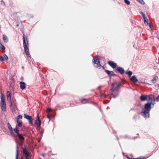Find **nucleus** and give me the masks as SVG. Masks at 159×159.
<instances>
[{
  "label": "nucleus",
  "instance_id": "obj_10",
  "mask_svg": "<svg viewBox=\"0 0 159 159\" xmlns=\"http://www.w3.org/2000/svg\"><path fill=\"white\" fill-rule=\"evenodd\" d=\"M24 116L25 118L29 120L30 124L32 123V119L31 116L27 115L26 114H24Z\"/></svg>",
  "mask_w": 159,
  "mask_h": 159
},
{
  "label": "nucleus",
  "instance_id": "obj_6",
  "mask_svg": "<svg viewBox=\"0 0 159 159\" xmlns=\"http://www.w3.org/2000/svg\"><path fill=\"white\" fill-rule=\"evenodd\" d=\"M35 119L34 124L36 125L37 126V129L39 130L40 128L41 120L38 114H37V116L35 118Z\"/></svg>",
  "mask_w": 159,
  "mask_h": 159
},
{
  "label": "nucleus",
  "instance_id": "obj_43",
  "mask_svg": "<svg viewBox=\"0 0 159 159\" xmlns=\"http://www.w3.org/2000/svg\"><path fill=\"white\" fill-rule=\"evenodd\" d=\"M20 80H21L23 81L24 80V78L23 77H21Z\"/></svg>",
  "mask_w": 159,
  "mask_h": 159
},
{
  "label": "nucleus",
  "instance_id": "obj_12",
  "mask_svg": "<svg viewBox=\"0 0 159 159\" xmlns=\"http://www.w3.org/2000/svg\"><path fill=\"white\" fill-rule=\"evenodd\" d=\"M20 87L21 89L23 90L25 88V84L24 82L21 81L20 83Z\"/></svg>",
  "mask_w": 159,
  "mask_h": 159
},
{
  "label": "nucleus",
  "instance_id": "obj_38",
  "mask_svg": "<svg viewBox=\"0 0 159 159\" xmlns=\"http://www.w3.org/2000/svg\"><path fill=\"white\" fill-rule=\"evenodd\" d=\"M4 58H5V59H6V60H8V57L5 54H4Z\"/></svg>",
  "mask_w": 159,
  "mask_h": 159
},
{
  "label": "nucleus",
  "instance_id": "obj_24",
  "mask_svg": "<svg viewBox=\"0 0 159 159\" xmlns=\"http://www.w3.org/2000/svg\"><path fill=\"white\" fill-rule=\"evenodd\" d=\"M143 19L144 24L146 25H148L149 24L148 23V20L147 19V17L145 18H143Z\"/></svg>",
  "mask_w": 159,
  "mask_h": 159
},
{
  "label": "nucleus",
  "instance_id": "obj_2",
  "mask_svg": "<svg viewBox=\"0 0 159 159\" xmlns=\"http://www.w3.org/2000/svg\"><path fill=\"white\" fill-rule=\"evenodd\" d=\"M23 47L24 51L26 55L28 56L29 54V40L27 37H25L24 34L23 35Z\"/></svg>",
  "mask_w": 159,
  "mask_h": 159
},
{
  "label": "nucleus",
  "instance_id": "obj_1",
  "mask_svg": "<svg viewBox=\"0 0 159 159\" xmlns=\"http://www.w3.org/2000/svg\"><path fill=\"white\" fill-rule=\"evenodd\" d=\"M145 104L144 108L143 109L141 112V115L144 117L148 118L149 117V112L151 108V105H154L155 100H152Z\"/></svg>",
  "mask_w": 159,
  "mask_h": 159
},
{
  "label": "nucleus",
  "instance_id": "obj_44",
  "mask_svg": "<svg viewBox=\"0 0 159 159\" xmlns=\"http://www.w3.org/2000/svg\"><path fill=\"white\" fill-rule=\"evenodd\" d=\"M10 133H11V134L13 135V136H14V134H13V132L12 133V132H11V131H10Z\"/></svg>",
  "mask_w": 159,
  "mask_h": 159
},
{
  "label": "nucleus",
  "instance_id": "obj_31",
  "mask_svg": "<svg viewBox=\"0 0 159 159\" xmlns=\"http://www.w3.org/2000/svg\"><path fill=\"white\" fill-rule=\"evenodd\" d=\"M125 2L128 5L130 4V2L128 0H124Z\"/></svg>",
  "mask_w": 159,
  "mask_h": 159
},
{
  "label": "nucleus",
  "instance_id": "obj_50",
  "mask_svg": "<svg viewBox=\"0 0 159 159\" xmlns=\"http://www.w3.org/2000/svg\"><path fill=\"white\" fill-rule=\"evenodd\" d=\"M100 87H98V89H99V88H100Z\"/></svg>",
  "mask_w": 159,
  "mask_h": 159
},
{
  "label": "nucleus",
  "instance_id": "obj_42",
  "mask_svg": "<svg viewBox=\"0 0 159 159\" xmlns=\"http://www.w3.org/2000/svg\"><path fill=\"white\" fill-rule=\"evenodd\" d=\"M1 4H4V5H5V3L2 0L1 1Z\"/></svg>",
  "mask_w": 159,
  "mask_h": 159
},
{
  "label": "nucleus",
  "instance_id": "obj_39",
  "mask_svg": "<svg viewBox=\"0 0 159 159\" xmlns=\"http://www.w3.org/2000/svg\"><path fill=\"white\" fill-rule=\"evenodd\" d=\"M134 159H146V158H145L144 157H139V158H134Z\"/></svg>",
  "mask_w": 159,
  "mask_h": 159
},
{
  "label": "nucleus",
  "instance_id": "obj_48",
  "mask_svg": "<svg viewBox=\"0 0 159 159\" xmlns=\"http://www.w3.org/2000/svg\"><path fill=\"white\" fill-rule=\"evenodd\" d=\"M113 75V76H116V75L115 74H114L113 73V74L112 75Z\"/></svg>",
  "mask_w": 159,
  "mask_h": 159
},
{
  "label": "nucleus",
  "instance_id": "obj_51",
  "mask_svg": "<svg viewBox=\"0 0 159 159\" xmlns=\"http://www.w3.org/2000/svg\"><path fill=\"white\" fill-rule=\"evenodd\" d=\"M104 103H106V102H104Z\"/></svg>",
  "mask_w": 159,
  "mask_h": 159
},
{
  "label": "nucleus",
  "instance_id": "obj_7",
  "mask_svg": "<svg viewBox=\"0 0 159 159\" xmlns=\"http://www.w3.org/2000/svg\"><path fill=\"white\" fill-rule=\"evenodd\" d=\"M93 61L94 66L95 67L98 68L99 67H100L101 66L100 63L99 59L98 58L96 57H94Z\"/></svg>",
  "mask_w": 159,
  "mask_h": 159
},
{
  "label": "nucleus",
  "instance_id": "obj_45",
  "mask_svg": "<svg viewBox=\"0 0 159 159\" xmlns=\"http://www.w3.org/2000/svg\"><path fill=\"white\" fill-rule=\"evenodd\" d=\"M148 25H149V26L151 28V25L150 23H149L148 24Z\"/></svg>",
  "mask_w": 159,
  "mask_h": 159
},
{
  "label": "nucleus",
  "instance_id": "obj_35",
  "mask_svg": "<svg viewBox=\"0 0 159 159\" xmlns=\"http://www.w3.org/2000/svg\"><path fill=\"white\" fill-rule=\"evenodd\" d=\"M22 116L21 115H19L17 117V119L16 120H19V119H22Z\"/></svg>",
  "mask_w": 159,
  "mask_h": 159
},
{
  "label": "nucleus",
  "instance_id": "obj_14",
  "mask_svg": "<svg viewBox=\"0 0 159 159\" xmlns=\"http://www.w3.org/2000/svg\"><path fill=\"white\" fill-rule=\"evenodd\" d=\"M130 80L133 83H136L138 81L137 77L135 75L133 76L130 79Z\"/></svg>",
  "mask_w": 159,
  "mask_h": 159
},
{
  "label": "nucleus",
  "instance_id": "obj_9",
  "mask_svg": "<svg viewBox=\"0 0 159 159\" xmlns=\"http://www.w3.org/2000/svg\"><path fill=\"white\" fill-rule=\"evenodd\" d=\"M116 72H119L121 74H123L124 73L125 71L124 69L120 67H118L117 69L115 70Z\"/></svg>",
  "mask_w": 159,
  "mask_h": 159
},
{
  "label": "nucleus",
  "instance_id": "obj_28",
  "mask_svg": "<svg viewBox=\"0 0 159 159\" xmlns=\"http://www.w3.org/2000/svg\"><path fill=\"white\" fill-rule=\"evenodd\" d=\"M23 154L29 152L26 148H23Z\"/></svg>",
  "mask_w": 159,
  "mask_h": 159
},
{
  "label": "nucleus",
  "instance_id": "obj_20",
  "mask_svg": "<svg viewBox=\"0 0 159 159\" xmlns=\"http://www.w3.org/2000/svg\"><path fill=\"white\" fill-rule=\"evenodd\" d=\"M3 40L5 43H6L8 42L7 37L5 34L3 35Z\"/></svg>",
  "mask_w": 159,
  "mask_h": 159
},
{
  "label": "nucleus",
  "instance_id": "obj_25",
  "mask_svg": "<svg viewBox=\"0 0 159 159\" xmlns=\"http://www.w3.org/2000/svg\"><path fill=\"white\" fill-rule=\"evenodd\" d=\"M129 77H130L132 74V72L131 71H129L128 72H126L125 73Z\"/></svg>",
  "mask_w": 159,
  "mask_h": 159
},
{
  "label": "nucleus",
  "instance_id": "obj_33",
  "mask_svg": "<svg viewBox=\"0 0 159 159\" xmlns=\"http://www.w3.org/2000/svg\"><path fill=\"white\" fill-rule=\"evenodd\" d=\"M25 142H20V143H19V145L21 147V148H22V145Z\"/></svg>",
  "mask_w": 159,
  "mask_h": 159
},
{
  "label": "nucleus",
  "instance_id": "obj_17",
  "mask_svg": "<svg viewBox=\"0 0 159 159\" xmlns=\"http://www.w3.org/2000/svg\"><path fill=\"white\" fill-rule=\"evenodd\" d=\"M23 155L24 156L25 159H30V154L29 152H27L23 154Z\"/></svg>",
  "mask_w": 159,
  "mask_h": 159
},
{
  "label": "nucleus",
  "instance_id": "obj_32",
  "mask_svg": "<svg viewBox=\"0 0 159 159\" xmlns=\"http://www.w3.org/2000/svg\"><path fill=\"white\" fill-rule=\"evenodd\" d=\"M52 115L50 114V113H48V114L47 115V117L48 118L50 119L51 117L52 116Z\"/></svg>",
  "mask_w": 159,
  "mask_h": 159
},
{
  "label": "nucleus",
  "instance_id": "obj_41",
  "mask_svg": "<svg viewBox=\"0 0 159 159\" xmlns=\"http://www.w3.org/2000/svg\"><path fill=\"white\" fill-rule=\"evenodd\" d=\"M104 96V98H106L107 96L105 94H102L101 95V96Z\"/></svg>",
  "mask_w": 159,
  "mask_h": 159
},
{
  "label": "nucleus",
  "instance_id": "obj_37",
  "mask_svg": "<svg viewBox=\"0 0 159 159\" xmlns=\"http://www.w3.org/2000/svg\"><path fill=\"white\" fill-rule=\"evenodd\" d=\"M4 61V58L2 56H0V61L1 62H2Z\"/></svg>",
  "mask_w": 159,
  "mask_h": 159
},
{
  "label": "nucleus",
  "instance_id": "obj_30",
  "mask_svg": "<svg viewBox=\"0 0 159 159\" xmlns=\"http://www.w3.org/2000/svg\"><path fill=\"white\" fill-rule=\"evenodd\" d=\"M0 48L2 49H5V47L3 46V45L1 43V42H0Z\"/></svg>",
  "mask_w": 159,
  "mask_h": 159
},
{
  "label": "nucleus",
  "instance_id": "obj_3",
  "mask_svg": "<svg viewBox=\"0 0 159 159\" xmlns=\"http://www.w3.org/2000/svg\"><path fill=\"white\" fill-rule=\"evenodd\" d=\"M8 100L10 101V108L12 111L13 112L17 108L16 100L14 97H12Z\"/></svg>",
  "mask_w": 159,
  "mask_h": 159
},
{
  "label": "nucleus",
  "instance_id": "obj_52",
  "mask_svg": "<svg viewBox=\"0 0 159 159\" xmlns=\"http://www.w3.org/2000/svg\"><path fill=\"white\" fill-rule=\"evenodd\" d=\"M104 103H106V102H104Z\"/></svg>",
  "mask_w": 159,
  "mask_h": 159
},
{
  "label": "nucleus",
  "instance_id": "obj_27",
  "mask_svg": "<svg viewBox=\"0 0 159 159\" xmlns=\"http://www.w3.org/2000/svg\"><path fill=\"white\" fill-rule=\"evenodd\" d=\"M14 131L17 134V135L20 134L19 131L17 128H15L13 129Z\"/></svg>",
  "mask_w": 159,
  "mask_h": 159
},
{
  "label": "nucleus",
  "instance_id": "obj_23",
  "mask_svg": "<svg viewBox=\"0 0 159 159\" xmlns=\"http://www.w3.org/2000/svg\"><path fill=\"white\" fill-rule=\"evenodd\" d=\"M17 123L19 127H21L22 126V122L21 121L19 120H16Z\"/></svg>",
  "mask_w": 159,
  "mask_h": 159
},
{
  "label": "nucleus",
  "instance_id": "obj_26",
  "mask_svg": "<svg viewBox=\"0 0 159 159\" xmlns=\"http://www.w3.org/2000/svg\"><path fill=\"white\" fill-rule=\"evenodd\" d=\"M16 159H18V156L19 155V153L18 150V147H17V149L16 151Z\"/></svg>",
  "mask_w": 159,
  "mask_h": 159
},
{
  "label": "nucleus",
  "instance_id": "obj_19",
  "mask_svg": "<svg viewBox=\"0 0 159 159\" xmlns=\"http://www.w3.org/2000/svg\"><path fill=\"white\" fill-rule=\"evenodd\" d=\"M158 77L157 76H155L152 80V83H155L157 81V80H158Z\"/></svg>",
  "mask_w": 159,
  "mask_h": 159
},
{
  "label": "nucleus",
  "instance_id": "obj_49",
  "mask_svg": "<svg viewBox=\"0 0 159 159\" xmlns=\"http://www.w3.org/2000/svg\"><path fill=\"white\" fill-rule=\"evenodd\" d=\"M20 159H23V158L22 157H21V158Z\"/></svg>",
  "mask_w": 159,
  "mask_h": 159
},
{
  "label": "nucleus",
  "instance_id": "obj_34",
  "mask_svg": "<svg viewBox=\"0 0 159 159\" xmlns=\"http://www.w3.org/2000/svg\"><path fill=\"white\" fill-rule=\"evenodd\" d=\"M52 109L50 108H48L46 110V111L48 112V113H49V112L52 111Z\"/></svg>",
  "mask_w": 159,
  "mask_h": 159
},
{
  "label": "nucleus",
  "instance_id": "obj_5",
  "mask_svg": "<svg viewBox=\"0 0 159 159\" xmlns=\"http://www.w3.org/2000/svg\"><path fill=\"white\" fill-rule=\"evenodd\" d=\"M153 98H154V96L152 95L146 96L142 95L140 97V99L142 101L147 100L148 102H150L152 100Z\"/></svg>",
  "mask_w": 159,
  "mask_h": 159
},
{
  "label": "nucleus",
  "instance_id": "obj_16",
  "mask_svg": "<svg viewBox=\"0 0 159 159\" xmlns=\"http://www.w3.org/2000/svg\"><path fill=\"white\" fill-rule=\"evenodd\" d=\"M105 71L109 76L110 77H111V75H112L114 73V72L112 71H109L106 69L105 70Z\"/></svg>",
  "mask_w": 159,
  "mask_h": 159
},
{
  "label": "nucleus",
  "instance_id": "obj_8",
  "mask_svg": "<svg viewBox=\"0 0 159 159\" xmlns=\"http://www.w3.org/2000/svg\"><path fill=\"white\" fill-rule=\"evenodd\" d=\"M111 91L112 92L111 94L113 95V98H116L117 97L118 95V91L114 89V87H112Z\"/></svg>",
  "mask_w": 159,
  "mask_h": 159
},
{
  "label": "nucleus",
  "instance_id": "obj_36",
  "mask_svg": "<svg viewBox=\"0 0 159 159\" xmlns=\"http://www.w3.org/2000/svg\"><path fill=\"white\" fill-rule=\"evenodd\" d=\"M140 13L143 16V18H146V17L145 16V14L142 12H140Z\"/></svg>",
  "mask_w": 159,
  "mask_h": 159
},
{
  "label": "nucleus",
  "instance_id": "obj_11",
  "mask_svg": "<svg viewBox=\"0 0 159 159\" xmlns=\"http://www.w3.org/2000/svg\"><path fill=\"white\" fill-rule=\"evenodd\" d=\"M108 65L113 69L116 68V64L112 61H108Z\"/></svg>",
  "mask_w": 159,
  "mask_h": 159
},
{
  "label": "nucleus",
  "instance_id": "obj_15",
  "mask_svg": "<svg viewBox=\"0 0 159 159\" xmlns=\"http://www.w3.org/2000/svg\"><path fill=\"white\" fill-rule=\"evenodd\" d=\"M121 85V82L119 81L117 82H115L113 83L112 84V87H114V86L116 85L117 87H118L120 86Z\"/></svg>",
  "mask_w": 159,
  "mask_h": 159
},
{
  "label": "nucleus",
  "instance_id": "obj_13",
  "mask_svg": "<svg viewBox=\"0 0 159 159\" xmlns=\"http://www.w3.org/2000/svg\"><path fill=\"white\" fill-rule=\"evenodd\" d=\"M17 136L18 137L20 142H25V139L24 137L20 134H18L17 135Z\"/></svg>",
  "mask_w": 159,
  "mask_h": 159
},
{
  "label": "nucleus",
  "instance_id": "obj_29",
  "mask_svg": "<svg viewBox=\"0 0 159 159\" xmlns=\"http://www.w3.org/2000/svg\"><path fill=\"white\" fill-rule=\"evenodd\" d=\"M138 2H139L141 4L143 5H144L145 4L144 2L143 1V0H136Z\"/></svg>",
  "mask_w": 159,
  "mask_h": 159
},
{
  "label": "nucleus",
  "instance_id": "obj_4",
  "mask_svg": "<svg viewBox=\"0 0 159 159\" xmlns=\"http://www.w3.org/2000/svg\"><path fill=\"white\" fill-rule=\"evenodd\" d=\"M1 100L0 103V106L2 110L4 111L6 110V104L5 96L3 94H1Z\"/></svg>",
  "mask_w": 159,
  "mask_h": 159
},
{
  "label": "nucleus",
  "instance_id": "obj_46",
  "mask_svg": "<svg viewBox=\"0 0 159 159\" xmlns=\"http://www.w3.org/2000/svg\"><path fill=\"white\" fill-rule=\"evenodd\" d=\"M41 132L42 134L43 133V130H42L41 131Z\"/></svg>",
  "mask_w": 159,
  "mask_h": 159
},
{
  "label": "nucleus",
  "instance_id": "obj_18",
  "mask_svg": "<svg viewBox=\"0 0 159 159\" xmlns=\"http://www.w3.org/2000/svg\"><path fill=\"white\" fill-rule=\"evenodd\" d=\"M7 100L11 99V94L9 91H8L7 93Z\"/></svg>",
  "mask_w": 159,
  "mask_h": 159
},
{
  "label": "nucleus",
  "instance_id": "obj_22",
  "mask_svg": "<svg viewBox=\"0 0 159 159\" xmlns=\"http://www.w3.org/2000/svg\"><path fill=\"white\" fill-rule=\"evenodd\" d=\"M88 99H82L81 100V102L82 103H86L88 102Z\"/></svg>",
  "mask_w": 159,
  "mask_h": 159
},
{
  "label": "nucleus",
  "instance_id": "obj_21",
  "mask_svg": "<svg viewBox=\"0 0 159 159\" xmlns=\"http://www.w3.org/2000/svg\"><path fill=\"white\" fill-rule=\"evenodd\" d=\"M7 126L9 130L10 131H11V132L13 133V130H12V128L9 123H8L7 124Z\"/></svg>",
  "mask_w": 159,
  "mask_h": 159
},
{
  "label": "nucleus",
  "instance_id": "obj_47",
  "mask_svg": "<svg viewBox=\"0 0 159 159\" xmlns=\"http://www.w3.org/2000/svg\"><path fill=\"white\" fill-rule=\"evenodd\" d=\"M127 158L128 159H134V158H129V157H127Z\"/></svg>",
  "mask_w": 159,
  "mask_h": 159
},
{
  "label": "nucleus",
  "instance_id": "obj_40",
  "mask_svg": "<svg viewBox=\"0 0 159 159\" xmlns=\"http://www.w3.org/2000/svg\"><path fill=\"white\" fill-rule=\"evenodd\" d=\"M156 100H159V96H158L157 97H156Z\"/></svg>",
  "mask_w": 159,
  "mask_h": 159
}]
</instances>
